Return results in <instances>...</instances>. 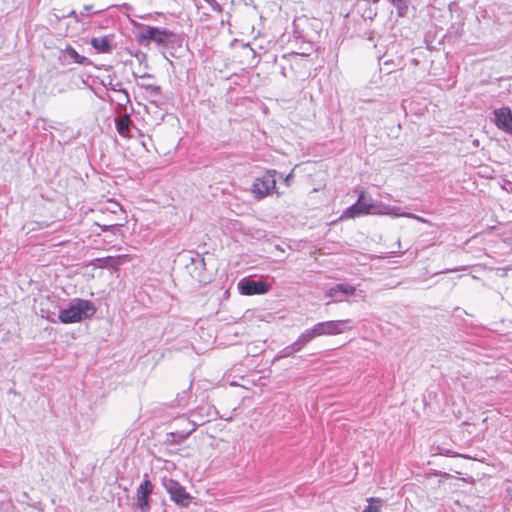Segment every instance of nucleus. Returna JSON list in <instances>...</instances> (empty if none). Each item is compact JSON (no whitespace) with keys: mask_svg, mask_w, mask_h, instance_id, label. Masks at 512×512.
Returning a JSON list of instances; mask_svg holds the SVG:
<instances>
[{"mask_svg":"<svg viewBox=\"0 0 512 512\" xmlns=\"http://www.w3.org/2000/svg\"><path fill=\"white\" fill-rule=\"evenodd\" d=\"M153 491L154 485L149 480L148 475L145 474L143 481L137 487L136 493L133 497L135 508L141 512H149L151 509L149 499Z\"/></svg>","mask_w":512,"mask_h":512,"instance_id":"423d86ee","label":"nucleus"},{"mask_svg":"<svg viewBox=\"0 0 512 512\" xmlns=\"http://www.w3.org/2000/svg\"><path fill=\"white\" fill-rule=\"evenodd\" d=\"M66 53L69 56V58L71 59V61L74 63L81 64V65H89L91 63V61L87 57L80 55L72 47H68L66 49Z\"/></svg>","mask_w":512,"mask_h":512,"instance_id":"a211bd4d","label":"nucleus"},{"mask_svg":"<svg viewBox=\"0 0 512 512\" xmlns=\"http://www.w3.org/2000/svg\"><path fill=\"white\" fill-rule=\"evenodd\" d=\"M95 313L96 307L91 301L75 298L67 308L59 311L58 319L63 324H71L91 318Z\"/></svg>","mask_w":512,"mask_h":512,"instance_id":"f257e3e1","label":"nucleus"},{"mask_svg":"<svg viewBox=\"0 0 512 512\" xmlns=\"http://www.w3.org/2000/svg\"><path fill=\"white\" fill-rule=\"evenodd\" d=\"M204 1L211 7V9L213 11H215V12L222 11L221 5L216 0H204Z\"/></svg>","mask_w":512,"mask_h":512,"instance_id":"4be33fe9","label":"nucleus"},{"mask_svg":"<svg viewBox=\"0 0 512 512\" xmlns=\"http://www.w3.org/2000/svg\"><path fill=\"white\" fill-rule=\"evenodd\" d=\"M238 289L242 295H260L270 290V285L264 281L243 279L238 283Z\"/></svg>","mask_w":512,"mask_h":512,"instance_id":"6e6552de","label":"nucleus"},{"mask_svg":"<svg viewBox=\"0 0 512 512\" xmlns=\"http://www.w3.org/2000/svg\"><path fill=\"white\" fill-rule=\"evenodd\" d=\"M47 319H48L49 321H51V322H55V320H54V319H52V318H50V317H47Z\"/></svg>","mask_w":512,"mask_h":512,"instance_id":"c756f323","label":"nucleus"},{"mask_svg":"<svg viewBox=\"0 0 512 512\" xmlns=\"http://www.w3.org/2000/svg\"><path fill=\"white\" fill-rule=\"evenodd\" d=\"M460 269L458 268H454V269H447L445 271H443L444 273H447V272H454V271H459Z\"/></svg>","mask_w":512,"mask_h":512,"instance_id":"c85d7f7f","label":"nucleus"},{"mask_svg":"<svg viewBox=\"0 0 512 512\" xmlns=\"http://www.w3.org/2000/svg\"><path fill=\"white\" fill-rule=\"evenodd\" d=\"M118 106L125 108L130 103V97L126 89H122L116 92V98L114 100Z\"/></svg>","mask_w":512,"mask_h":512,"instance_id":"6ab92c4d","label":"nucleus"},{"mask_svg":"<svg viewBox=\"0 0 512 512\" xmlns=\"http://www.w3.org/2000/svg\"><path fill=\"white\" fill-rule=\"evenodd\" d=\"M110 207L108 208L112 213H117V211H121V206L117 202L110 201Z\"/></svg>","mask_w":512,"mask_h":512,"instance_id":"5701e85b","label":"nucleus"},{"mask_svg":"<svg viewBox=\"0 0 512 512\" xmlns=\"http://www.w3.org/2000/svg\"><path fill=\"white\" fill-rule=\"evenodd\" d=\"M350 323L351 320L349 319L317 322L312 327L304 330L302 334L309 344L317 337L336 336L350 331L352 329Z\"/></svg>","mask_w":512,"mask_h":512,"instance_id":"f03ea898","label":"nucleus"},{"mask_svg":"<svg viewBox=\"0 0 512 512\" xmlns=\"http://www.w3.org/2000/svg\"><path fill=\"white\" fill-rule=\"evenodd\" d=\"M90 44L99 53H107L112 49L109 36L94 37L91 39Z\"/></svg>","mask_w":512,"mask_h":512,"instance_id":"ddd939ff","label":"nucleus"},{"mask_svg":"<svg viewBox=\"0 0 512 512\" xmlns=\"http://www.w3.org/2000/svg\"><path fill=\"white\" fill-rule=\"evenodd\" d=\"M494 123L498 129L512 135V113L509 107L495 109Z\"/></svg>","mask_w":512,"mask_h":512,"instance_id":"1a4fd4ad","label":"nucleus"},{"mask_svg":"<svg viewBox=\"0 0 512 512\" xmlns=\"http://www.w3.org/2000/svg\"><path fill=\"white\" fill-rule=\"evenodd\" d=\"M394 7L397 9L399 16H404L407 12L408 6L404 0H390Z\"/></svg>","mask_w":512,"mask_h":512,"instance_id":"412c9836","label":"nucleus"},{"mask_svg":"<svg viewBox=\"0 0 512 512\" xmlns=\"http://www.w3.org/2000/svg\"><path fill=\"white\" fill-rule=\"evenodd\" d=\"M276 174V170H267L263 175L255 178L251 187L254 199L262 200L276 188Z\"/></svg>","mask_w":512,"mask_h":512,"instance_id":"20e7f679","label":"nucleus"},{"mask_svg":"<svg viewBox=\"0 0 512 512\" xmlns=\"http://www.w3.org/2000/svg\"><path fill=\"white\" fill-rule=\"evenodd\" d=\"M182 422H185L187 424V427L183 430H176L172 433L173 436L178 437L179 441H182L190 436V434L195 431L196 424L193 422H190L187 419H182Z\"/></svg>","mask_w":512,"mask_h":512,"instance_id":"dca6fc26","label":"nucleus"},{"mask_svg":"<svg viewBox=\"0 0 512 512\" xmlns=\"http://www.w3.org/2000/svg\"><path fill=\"white\" fill-rule=\"evenodd\" d=\"M367 507L362 512H379L383 501L379 498H370Z\"/></svg>","mask_w":512,"mask_h":512,"instance_id":"aec40b11","label":"nucleus"},{"mask_svg":"<svg viewBox=\"0 0 512 512\" xmlns=\"http://www.w3.org/2000/svg\"><path fill=\"white\" fill-rule=\"evenodd\" d=\"M293 176H294V175H293V170H292V171H291V172H290V173H289V174L284 178V182H285V184H286L287 186H289V185H290V182H291V180H292Z\"/></svg>","mask_w":512,"mask_h":512,"instance_id":"b1692460","label":"nucleus"},{"mask_svg":"<svg viewBox=\"0 0 512 512\" xmlns=\"http://www.w3.org/2000/svg\"><path fill=\"white\" fill-rule=\"evenodd\" d=\"M356 288L352 285L340 283L326 291V296L332 298L334 302H342L347 296L353 295Z\"/></svg>","mask_w":512,"mask_h":512,"instance_id":"9d476101","label":"nucleus"},{"mask_svg":"<svg viewBox=\"0 0 512 512\" xmlns=\"http://www.w3.org/2000/svg\"><path fill=\"white\" fill-rule=\"evenodd\" d=\"M174 37L175 34L172 31L166 28H159L153 26H145V28L141 32L142 40L152 41L157 45L161 46H167L169 43L173 41Z\"/></svg>","mask_w":512,"mask_h":512,"instance_id":"0eeeda50","label":"nucleus"},{"mask_svg":"<svg viewBox=\"0 0 512 512\" xmlns=\"http://www.w3.org/2000/svg\"><path fill=\"white\" fill-rule=\"evenodd\" d=\"M383 64H384V65H388V64H389V62H388L387 60H385V61L383 62Z\"/></svg>","mask_w":512,"mask_h":512,"instance_id":"7c9ffc66","label":"nucleus"},{"mask_svg":"<svg viewBox=\"0 0 512 512\" xmlns=\"http://www.w3.org/2000/svg\"><path fill=\"white\" fill-rule=\"evenodd\" d=\"M161 483L166 492L169 494L171 501H173L176 505L183 508H187L190 505L192 502V496L178 481L172 478L163 477Z\"/></svg>","mask_w":512,"mask_h":512,"instance_id":"7ed1b4c3","label":"nucleus"},{"mask_svg":"<svg viewBox=\"0 0 512 512\" xmlns=\"http://www.w3.org/2000/svg\"><path fill=\"white\" fill-rule=\"evenodd\" d=\"M140 78H152V75L148 74V73H145L142 76H140Z\"/></svg>","mask_w":512,"mask_h":512,"instance_id":"cd10ccee","label":"nucleus"},{"mask_svg":"<svg viewBox=\"0 0 512 512\" xmlns=\"http://www.w3.org/2000/svg\"><path fill=\"white\" fill-rule=\"evenodd\" d=\"M68 16H73V17L78 21V17H77V14H76V12H75V11H73V10H72V11L68 14Z\"/></svg>","mask_w":512,"mask_h":512,"instance_id":"bb28decb","label":"nucleus"},{"mask_svg":"<svg viewBox=\"0 0 512 512\" xmlns=\"http://www.w3.org/2000/svg\"><path fill=\"white\" fill-rule=\"evenodd\" d=\"M378 213L379 214L391 215L393 217H408V218L416 219V220H418L420 222H426V220L423 219L422 217L417 216V215L412 214V213L403 212V211H401L400 207H396V206H385L384 210L381 211V212H378Z\"/></svg>","mask_w":512,"mask_h":512,"instance_id":"4468645a","label":"nucleus"},{"mask_svg":"<svg viewBox=\"0 0 512 512\" xmlns=\"http://www.w3.org/2000/svg\"><path fill=\"white\" fill-rule=\"evenodd\" d=\"M308 345L306 339L304 338L303 334L301 333L297 339L291 343L290 345H287L283 349H281L275 356V360L284 359L292 357L294 354L302 351L306 346Z\"/></svg>","mask_w":512,"mask_h":512,"instance_id":"9b49d317","label":"nucleus"},{"mask_svg":"<svg viewBox=\"0 0 512 512\" xmlns=\"http://www.w3.org/2000/svg\"><path fill=\"white\" fill-rule=\"evenodd\" d=\"M115 125H116L117 132L122 137H128L129 136L131 119H130V116L128 114H124V115L118 116L115 119Z\"/></svg>","mask_w":512,"mask_h":512,"instance_id":"2eb2a0df","label":"nucleus"},{"mask_svg":"<svg viewBox=\"0 0 512 512\" xmlns=\"http://www.w3.org/2000/svg\"><path fill=\"white\" fill-rule=\"evenodd\" d=\"M84 12L88 13L92 10V5H85L83 8Z\"/></svg>","mask_w":512,"mask_h":512,"instance_id":"a878e982","label":"nucleus"},{"mask_svg":"<svg viewBox=\"0 0 512 512\" xmlns=\"http://www.w3.org/2000/svg\"><path fill=\"white\" fill-rule=\"evenodd\" d=\"M116 226H117V224L103 225V226H101V229H102V231H107L110 228H115Z\"/></svg>","mask_w":512,"mask_h":512,"instance_id":"393cba45","label":"nucleus"},{"mask_svg":"<svg viewBox=\"0 0 512 512\" xmlns=\"http://www.w3.org/2000/svg\"><path fill=\"white\" fill-rule=\"evenodd\" d=\"M137 86L147 93L151 103L158 104L160 102L162 97V89L159 85L138 82Z\"/></svg>","mask_w":512,"mask_h":512,"instance_id":"f8f14e48","label":"nucleus"},{"mask_svg":"<svg viewBox=\"0 0 512 512\" xmlns=\"http://www.w3.org/2000/svg\"><path fill=\"white\" fill-rule=\"evenodd\" d=\"M374 205L370 197H366L364 191L359 194L358 200L347 207L341 214L340 219H354L368 214H376L373 211Z\"/></svg>","mask_w":512,"mask_h":512,"instance_id":"39448f33","label":"nucleus"},{"mask_svg":"<svg viewBox=\"0 0 512 512\" xmlns=\"http://www.w3.org/2000/svg\"><path fill=\"white\" fill-rule=\"evenodd\" d=\"M103 86L110 91L119 92L124 89L121 81H117L114 76L108 75L104 80H102Z\"/></svg>","mask_w":512,"mask_h":512,"instance_id":"f3484780","label":"nucleus"}]
</instances>
